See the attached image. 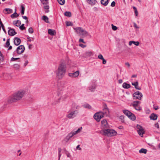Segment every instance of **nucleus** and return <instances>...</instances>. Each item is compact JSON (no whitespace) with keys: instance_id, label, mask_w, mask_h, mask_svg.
Masks as SVG:
<instances>
[{"instance_id":"f257e3e1","label":"nucleus","mask_w":160,"mask_h":160,"mask_svg":"<svg viewBox=\"0 0 160 160\" xmlns=\"http://www.w3.org/2000/svg\"><path fill=\"white\" fill-rule=\"evenodd\" d=\"M66 71V65L63 63L59 65L57 69L55 71L57 77L61 79L64 76Z\"/></svg>"},{"instance_id":"f03ea898","label":"nucleus","mask_w":160,"mask_h":160,"mask_svg":"<svg viewBox=\"0 0 160 160\" xmlns=\"http://www.w3.org/2000/svg\"><path fill=\"white\" fill-rule=\"evenodd\" d=\"M26 93V91L25 90H20L13 94L11 98V101L12 102H15L21 99L25 96Z\"/></svg>"},{"instance_id":"7ed1b4c3","label":"nucleus","mask_w":160,"mask_h":160,"mask_svg":"<svg viewBox=\"0 0 160 160\" xmlns=\"http://www.w3.org/2000/svg\"><path fill=\"white\" fill-rule=\"evenodd\" d=\"M101 133L106 136L111 137L116 136L117 134V132L113 129H103L101 131Z\"/></svg>"},{"instance_id":"20e7f679","label":"nucleus","mask_w":160,"mask_h":160,"mask_svg":"<svg viewBox=\"0 0 160 160\" xmlns=\"http://www.w3.org/2000/svg\"><path fill=\"white\" fill-rule=\"evenodd\" d=\"M82 127H80L76 131H72L71 132L69 133L65 137L63 140V141L66 142H68V141L74 135L79 133L81 130Z\"/></svg>"},{"instance_id":"39448f33","label":"nucleus","mask_w":160,"mask_h":160,"mask_svg":"<svg viewBox=\"0 0 160 160\" xmlns=\"http://www.w3.org/2000/svg\"><path fill=\"white\" fill-rule=\"evenodd\" d=\"M74 29L77 33L81 36L82 37H85L89 35L88 32L81 27H77L74 28Z\"/></svg>"},{"instance_id":"423d86ee","label":"nucleus","mask_w":160,"mask_h":160,"mask_svg":"<svg viewBox=\"0 0 160 160\" xmlns=\"http://www.w3.org/2000/svg\"><path fill=\"white\" fill-rule=\"evenodd\" d=\"M78 113V110L71 109L68 112L66 117L69 119H73L76 116Z\"/></svg>"},{"instance_id":"0eeeda50","label":"nucleus","mask_w":160,"mask_h":160,"mask_svg":"<svg viewBox=\"0 0 160 160\" xmlns=\"http://www.w3.org/2000/svg\"><path fill=\"white\" fill-rule=\"evenodd\" d=\"M104 117V113L102 112H99L96 113L94 116L93 118L97 122H99L101 118Z\"/></svg>"},{"instance_id":"6e6552de","label":"nucleus","mask_w":160,"mask_h":160,"mask_svg":"<svg viewBox=\"0 0 160 160\" xmlns=\"http://www.w3.org/2000/svg\"><path fill=\"white\" fill-rule=\"evenodd\" d=\"M136 129L139 135L141 137H142L143 134L144 133V131L142 127L138 124L136 126Z\"/></svg>"},{"instance_id":"1a4fd4ad","label":"nucleus","mask_w":160,"mask_h":160,"mask_svg":"<svg viewBox=\"0 0 160 160\" xmlns=\"http://www.w3.org/2000/svg\"><path fill=\"white\" fill-rule=\"evenodd\" d=\"M142 96V93L139 91L135 92L133 95L134 99H138L139 100H141Z\"/></svg>"},{"instance_id":"9d476101","label":"nucleus","mask_w":160,"mask_h":160,"mask_svg":"<svg viewBox=\"0 0 160 160\" xmlns=\"http://www.w3.org/2000/svg\"><path fill=\"white\" fill-rule=\"evenodd\" d=\"M101 126L103 129H106L109 128V125L106 119H103L101 121Z\"/></svg>"},{"instance_id":"9b49d317","label":"nucleus","mask_w":160,"mask_h":160,"mask_svg":"<svg viewBox=\"0 0 160 160\" xmlns=\"http://www.w3.org/2000/svg\"><path fill=\"white\" fill-rule=\"evenodd\" d=\"M25 50L24 47L23 45H20L18 46L17 49V52L18 54H20L23 52Z\"/></svg>"},{"instance_id":"f8f14e48","label":"nucleus","mask_w":160,"mask_h":160,"mask_svg":"<svg viewBox=\"0 0 160 160\" xmlns=\"http://www.w3.org/2000/svg\"><path fill=\"white\" fill-rule=\"evenodd\" d=\"M79 71H77L73 73H68V75L71 78H76L77 77L79 76Z\"/></svg>"},{"instance_id":"ddd939ff","label":"nucleus","mask_w":160,"mask_h":160,"mask_svg":"<svg viewBox=\"0 0 160 160\" xmlns=\"http://www.w3.org/2000/svg\"><path fill=\"white\" fill-rule=\"evenodd\" d=\"M96 88V85L94 83H93L88 87V90L90 92H94L95 91Z\"/></svg>"},{"instance_id":"4468645a","label":"nucleus","mask_w":160,"mask_h":160,"mask_svg":"<svg viewBox=\"0 0 160 160\" xmlns=\"http://www.w3.org/2000/svg\"><path fill=\"white\" fill-rule=\"evenodd\" d=\"M103 113H104V116L105 115L106 116H108L109 115V109L106 105H105L104 108L103 109Z\"/></svg>"},{"instance_id":"2eb2a0df","label":"nucleus","mask_w":160,"mask_h":160,"mask_svg":"<svg viewBox=\"0 0 160 160\" xmlns=\"http://www.w3.org/2000/svg\"><path fill=\"white\" fill-rule=\"evenodd\" d=\"M86 1L88 4L91 5H95L97 3L96 0H86Z\"/></svg>"},{"instance_id":"dca6fc26","label":"nucleus","mask_w":160,"mask_h":160,"mask_svg":"<svg viewBox=\"0 0 160 160\" xmlns=\"http://www.w3.org/2000/svg\"><path fill=\"white\" fill-rule=\"evenodd\" d=\"M12 78L11 75L10 74L5 73L4 75V78L5 80H10Z\"/></svg>"},{"instance_id":"f3484780","label":"nucleus","mask_w":160,"mask_h":160,"mask_svg":"<svg viewBox=\"0 0 160 160\" xmlns=\"http://www.w3.org/2000/svg\"><path fill=\"white\" fill-rule=\"evenodd\" d=\"M8 34L10 36H13L16 34L15 30L13 29H11L8 31Z\"/></svg>"},{"instance_id":"a211bd4d","label":"nucleus","mask_w":160,"mask_h":160,"mask_svg":"<svg viewBox=\"0 0 160 160\" xmlns=\"http://www.w3.org/2000/svg\"><path fill=\"white\" fill-rule=\"evenodd\" d=\"M3 12L5 14H9L12 13V10L10 8H5L3 10Z\"/></svg>"},{"instance_id":"6ab92c4d","label":"nucleus","mask_w":160,"mask_h":160,"mask_svg":"<svg viewBox=\"0 0 160 160\" xmlns=\"http://www.w3.org/2000/svg\"><path fill=\"white\" fill-rule=\"evenodd\" d=\"M93 52L90 51L86 52L84 53L85 56L86 57H88L93 55Z\"/></svg>"},{"instance_id":"aec40b11","label":"nucleus","mask_w":160,"mask_h":160,"mask_svg":"<svg viewBox=\"0 0 160 160\" xmlns=\"http://www.w3.org/2000/svg\"><path fill=\"white\" fill-rule=\"evenodd\" d=\"M21 42V40L20 39L18 38H15L14 43L15 45L18 46V45Z\"/></svg>"},{"instance_id":"412c9836","label":"nucleus","mask_w":160,"mask_h":160,"mask_svg":"<svg viewBox=\"0 0 160 160\" xmlns=\"http://www.w3.org/2000/svg\"><path fill=\"white\" fill-rule=\"evenodd\" d=\"M132 44H133L136 46H138L139 44V42L138 41L135 42L134 41H130L129 42L128 44L129 46H130L132 45Z\"/></svg>"},{"instance_id":"4be33fe9","label":"nucleus","mask_w":160,"mask_h":160,"mask_svg":"<svg viewBox=\"0 0 160 160\" xmlns=\"http://www.w3.org/2000/svg\"><path fill=\"white\" fill-rule=\"evenodd\" d=\"M123 112L125 114L127 115L128 117H130V116L132 115V113L130 112L129 111L124 110L123 111Z\"/></svg>"},{"instance_id":"5701e85b","label":"nucleus","mask_w":160,"mask_h":160,"mask_svg":"<svg viewBox=\"0 0 160 160\" xmlns=\"http://www.w3.org/2000/svg\"><path fill=\"white\" fill-rule=\"evenodd\" d=\"M151 119L156 120L157 119L158 116L157 115L154 113H152L150 116Z\"/></svg>"},{"instance_id":"b1692460","label":"nucleus","mask_w":160,"mask_h":160,"mask_svg":"<svg viewBox=\"0 0 160 160\" xmlns=\"http://www.w3.org/2000/svg\"><path fill=\"white\" fill-rule=\"evenodd\" d=\"M48 32L49 34L51 35H55L56 33V32L55 30L51 29H49L48 30Z\"/></svg>"},{"instance_id":"393cba45","label":"nucleus","mask_w":160,"mask_h":160,"mask_svg":"<svg viewBox=\"0 0 160 160\" xmlns=\"http://www.w3.org/2000/svg\"><path fill=\"white\" fill-rule=\"evenodd\" d=\"M101 3L104 6H107L108 3V0H101Z\"/></svg>"},{"instance_id":"a878e982","label":"nucleus","mask_w":160,"mask_h":160,"mask_svg":"<svg viewBox=\"0 0 160 160\" xmlns=\"http://www.w3.org/2000/svg\"><path fill=\"white\" fill-rule=\"evenodd\" d=\"M130 85L129 84H127L125 82L123 83L122 84V87L125 88H128L130 87Z\"/></svg>"},{"instance_id":"bb28decb","label":"nucleus","mask_w":160,"mask_h":160,"mask_svg":"<svg viewBox=\"0 0 160 160\" xmlns=\"http://www.w3.org/2000/svg\"><path fill=\"white\" fill-rule=\"evenodd\" d=\"M13 24L16 26L18 27L21 24V21L19 20L15 21L13 22Z\"/></svg>"},{"instance_id":"cd10ccee","label":"nucleus","mask_w":160,"mask_h":160,"mask_svg":"<svg viewBox=\"0 0 160 160\" xmlns=\"http://www.w3.org/2000/svg\"><path fill=\"white\" fill-rule=\"evenodd\" d=\"M42 19L44 20L47 23L49 22L48 18L47 16H43L42 17Z\"/></svg>"},{"instance_id":"c85d7f7f","label":"nucleus","mask_w":160,"mask_h":160,"mask_svg":"<svg viewBox=\"0 0 160 160\" xmlns=\"http://www.w3.org/2000/svg\"><path fill=\"white\" fill-rule=\"evenodd\" d=\"M140 103V101H137L133 102L132 103V105L134 107L137 106Z\"/></svg>"},{"instance_id":"c756f323","label":"nucleus","mask_w":160,"mask_h":160,"mask_svg":"<svg viewBox=\"0 0 160 160\" xmlns=\"http://www.w3.org/2000/svg\"><path fill=\"white\" fill-rule=\"evenodd\" d=\"M147 150L145 149L142 148L139 151V152L140 153H143L144 154L146 153L147 152Z\"/></svg>"},{"instance_id":"7c9ffc66","label":"nucleus","mask_w":160,"mask_h":160,"mask_svg":"<svg viewBox=\"0 0 160 160\" xmlns=\"http://www.w3.org/2000/svg\"><path fill=\"white\" fill-rule=\"evenodd\" d=\"M18 16V15L16 12V10H15V12L13 14H12L11 16V17L12 18H15L17 17Z\"/></svg>"},{"instance_id":"2f4dec72","label":"nucleus","mask_w":160,"mask_h":160,"mask_svg":"<svg viewBox=\"0 0 160 160\" xmlns=\"http://www.w3.org/2000/svg\"><path fill=\"white\" fill-rule=\"evenodd\" d=\"M64 15L68 17H70L71 16V13L69 12H66L64 13Z\"/></svg>"},{"instance_id":"473e14b6","label":"nucleus","mask_w":160,"mask_h":160,"mask_svg":"<svg viewBox=\"0 0 160 160\" xmlns=\"http://www.w3.org/2000/svg\"><path fill=\"white\" fill-rule=\"evenodd\" d=\"M57 1L60 5H63L65 3L64 0H57Z\"/></svg>"},{"instance_id":"72a5a7b5","label":"nucleus","mask_w":160,"mask_h":160,"mask_svg":"<svg viewBox=\"0 0 160 160\" xmlns=\"http://www.w3.org/2000/svg\"><path fill=\"white\" fill-rule=\"evenodd\" d=\"M21 8H22L21 12V14L22 15H23V14H24V12L25 8H24V6L23 5H22L21 6Z\"/></svg>"},{"instance_id":"f704fd0d","label":"nucleus","mask_w":160,"mask_h":160,"mask_svg":"<svg viewBox=\"0 0 160 160\" xmlns=\"http://www.w3.org/2000/svg\"><path fill=\"white\" fill-rule=\"evenodd\" d=\"M13 67L14 68L16 69H18L19 68L20 66L19 64H16L13 65Z\"/></svg>"},{"instance_id":"c9c22d12","label":"nucleus","mask_w":160,"mask_h":160,"mask_svg":"<svg viewBox=\"0 0 160 160\" xmlns=\"http://www.w3.org/2000/svg\"><path fill=\"white\" fill-rule=\"evenodd\" d=\"M65 153L66 155L67 156V157L68 158H70L71 156V154L69 152L67 151L66 149L65 150Z\"/></svg>"},{"instance_id":"e433bc0d","label":"nucleus","mask_w":160,"mask_h":160,"mask_svg":"<svg viewBox=\"0 0 160 160\" xmlns=\"http://www.w3.org/2000/svg\"><path fill=\"white\" fill-rule=\"evenodd\" d=\"M41 1L43 4H47L48 3V0H41Z\"/></svg>"},{"instance_id":"4c0bfd02","label":"nucleus","mask_w":160,"mask_h":160,"mask_svg":"<svg viewBox=\"0 0 160 160\" xmlns=\"http://www.w3.org/2000/svg\"><path fill=\"white\" fill-rule=\"evenodd\" d=\"M129 117L131 119L133 120H134L136 119V117L135 115L132 113V115Z\"/></svg>"},{"instance_id":"58836bf2","label":"nucleus","mask_w":160,"mask_h":160,"mask_svg":"<svg viewBox=\"0 0 160 160\" xmlns=\"http://www.w3.org/2000/svg\"><path fill=\"white\" fill-rule=\"evenodd\" d=\"M10 39H8L7 40V42L6 43V45H5V47H8L10 45V42H9Z\"/></svg>"},{"instance_id":"ea45409f","label":"nucleus","mask_w":160,"mask_h":160,"mask_svg":"<svg viewBox=\"0 0 160 160\" xmlns=\"http://www.w3.org/2000/svg\"><path fill=\"white\" fill-rule=\"evenodd\" d=\"M83 107L85 108L90 109L91 108V106L88 104H86L83 105Z\"/></svg>"},{"instance_id":"a19ab883","label":"nucleus","mask_w":160,"mask_h":160,"mask_svg":"<svg viewBox=\"0 0 160 160\" xmlns=\"http://www.w3.org/2000/svg\"><path fill=\"white\" fill-rule=\"evenodd\" d=\"M66 24L67 26H72V23L71 22L69 21H66Z\"/></svg>"},{"instance_id":"79ce46f5","label":"nucleus","mask_w":160,"mask_h":160,"mask_svg":"<svg viewBox=\"0 0 160 160\" xmlns=\"http://www.w3.org/2000/svg\"><path fill=\"white\" fill-rule=\"evenodd\" d=\"M111 26H112V29L114 31H115L117 29H118L117 27L116 26L114 25L113 24H112Z\"/></svg>"},{"instance_id":"37998d69","label":"nucleus","mask_w":160,"mask_h":160,"mask_svg":"<svg viewBox=\"0 0 160 160\" xmlns=\"http://www.w3.org/2000/svg\"><path fill=\"white\" fill-rule=\"evenodd\" d=\"M28 32L30 33H32L33 32V30L32 28H30L28 29Z\"/></svg>"},{"instance_id":"c03bdc74","label":"nucleus","mask_w":160,"mask_h":160,"mask_svg":"<svg viewBox=\"0 0 160 160\" xmlns=\"http://www.w3.org/2000/svg\"><path fill=\"white\" fill-rule=\"evenodd\" d=\"M132 85L134 86L135 87H136V86H137L138 85V82H132Z\"/></svg>"},{"instance_id":"a18cd8bd","label":"nucleus","mask_w":160,"mask_h":160,"mask_svg":"<svg viewBox=\"0 0 160 160\" xmlns=\"http://www.w3.org/2000/svg\"><path fill=\"white\" fill-rule=\"evenodd\" d=\"M134 108L135 109L139 111L141 110V108L138 105L135 107Z\"/></svg>"},{"instance_id":"49530a36","label":"nucleus","mask_w":160,"mask_h":160,"mask_svg":"<svg viewBox=\"0 0 160 160\" xmlns=\"http://www.w3.org/2000/svg\"><path fill=\"white\" fill-rule=\"evenodd\" d=\"M24 24H22L19 27V28L21 30H23L25 29V27L24 26Z\"/></svg>"},{"instance_id":"de8ad7c7","label":"nucleus","mask_w":160,"mask_h":160,"mask_svg":"<svg viewBox=\"0 0 160 160\" xmlns=\"http://www.w3.org/2000/svg\"><path fill=\"white\" fill-rule=\"evenodd\" d=\"M3 59L2 55L0 51V61H2Z\"/></svg>"},{"instance_id":"09e8293b","label":"nucleus","mask_w":160,"mask_h":160,"mask_svg":"<svg viewBox=\"0 0 160 160\" xmlns=\"http://www.w3.org/2000/svg\"><path fill=\"white\" fill-rule=\"evenodd\" d=\"M98 58L101 60L103 59V58L102 55L101 54H99L98 57Z\"/></svg>"},{"instance_id":"8fccbe9b","label":"nucleus","mask_w":160,"mask_h":160,"mask_svg":"<svg viewBox=\"0 0 160 160\" xmlns=\"http://www.w3.org/2000/svg\"><path fill=\"white\" fill-rule=\"evenodd\" d=\"M28 60H26L25 61V63H24V67H26L27 65L28 64Z\"/></svg>"},{"instance_id":"3c124183","label":"nucleus","mask_w":160,"mask_h":160,"mask_svg":"<svg viewBox=\"0 0 160 160\" xmlns=\"http://www.w3.org/2000/svg\"><path fill=\"white\" fill-rule=\"evenodd\" d=\"M115 4H116L115 2L114 1H113L112 2L111 5L112 7H113L115 6Z\"/></svg>"},{"instance_id":"603ef678","label":"nucleus","mask_w":160,"mask_h":160,"mask_svg":"<svg viewBox=\"0 0 160 160\" xmlns=\"http://www.w3.org/2000/svg\"><path fill=\"white\" fill-rule=\"evenodd\" d=\"M155 127H156L157 128H158V129H159V124L158 123H156L155 125Z\"/></svg>"},{"instance_id":"864d4df0","label":"nucleus","mask_w":160,"mask_h":160,"mask_svg":"<svg viewBox=\"0 0 160 160\" xmlns=\"http://www.w3.org/2000/svg\"><path fill=\"white\" fill-rule=\"evenodd\" d=\"M19 59V58H11V60L12 61H14L15 60H18Z\"/></svg>"},{"instance_id":"5fc2aeb1","label":"nucleus","mask_w":160,"mask_h":160,"mask_svg":"<svg viewBox=\"0 0 160 160\" xmlns=\"http://www.w3.org/2000/svg\"><path fill=\"white\" fill-rule=\"evenodd\" d=\"M1 26H2V29L3 30V31H4V32L5 33H6V31H5V29L4 28V26L2 24H1Z\"/></svg>"},{"instance_id":"6e6d98bb","label":"nucleus","mask_w":160,"mask_h":160,"mask_svg":"<svg viewBox=\"0 0 160 160\" xmlns=\"http://www.w3.org/2000/svg\"><path fill=\"white\" fill-rule=\"evenodd\" d=\"M79 42H82L84 43H85V42L84 41V40L83 39L80 38L79 39Z\"/></svg>"},{"instance_id":"4d7b16f0","label":"nucleus","mask_w":160,"mask_h":160,"mask_svg":"<svg viewBox=\"0 0 160 160\" xmlns=\"http://www.w3.org/2000/svg\"><path fill=\"white\" fill-rule=\"evenodd\" d=\"M80 145H78L76 147L77 149L79 150H82V149L81 148H80Z\"/></svg>"},{"instance_id":"13d9d810","label":"nucleus","mask_w":160,"mask_h":160,"mask_svg":"<svg viewBox=\"0 0 160 160\" xmlns=\"http://www.w3.org/2000/svg\"><path fill=\"white\" fill-rule=\"evenodd\" d=\"M49 8V6L47 4L44 6V8L45 9H48Z\"/></svg>"},{"instance_id":"bf43d9fd","label":"nucleus","mask_w":160,"mask_h":160,"mask_svg":"<svg viewBox=\"0 0 160 160\" xmlns=\"http://www.w3.org/2000/svg\"><path fill=\"white\" fill-rule=\"evenodd\" d=\"M133 25L134 27L136 28H139V27L135 23H134Z\"/></svg>"},{"instance_id":"052dcab7","label":"nucleus","mask_w":160,"mask_h":160,"mask_svg":"<svg viewBox=\"0 0 160 160\" xmlns=\"http://www.w3.org/2000/svg\"><path fill=\"white\" fill-rule=\"evenodd\" d=\"M79 46L82 48H84L86 47V46L85 45H84L82 44H79Z\"/></svg>"},{"instance_id":"680f3d73","label":"nucleus","mask_w":160,"mask_h":160,"mask_svg":"<svg viewBox=\"0 0 160 160\" xmlns=\"http://www.w3.org/2000/svg\"><path fill=\"white\" fill-rule=\"evenodd\" d=\"M135 88L137 90H140L141 89V88L139 87L138 85L136 87H136H135Z\"/></svg>"},{"instance_id":"e2e57ef3","label":"nucleus","mask_w":160,"mask_h":160,"mask_svg":"<svg viewBox=\"0 0 160 160\" xmlns=\"http://www.w3.org/2000/svg\"><path fill=\"white\" fill-rule=\"evenodd\" d=\"M125 65L128 68H129L130 66V64L128 62H125Z\"/></svg>"},{"instance_id":"0e129e2a","label":"nucleus","mask_w":160,"mask_h":160,"mask_svg":"<svg viewBox=\"0 0 160 160\" xmlns=\"http://www.w3.org/2000/svg\"><path fill=\"white\" fill-rule=\"evenodd\" d=\"M27 39H28V41L29 42H31L32 41H33V38H32V40H31V38L30 37L28 38Z\"/></svg>"},{"instance_id":"69168bd1","label":"nucleus","mask_w":160,"mask_h":160,"mask_svg":"<svg viewBox=\"0 0 160 160\" xmlns=\"http://www.w3.org/2000/svg\"><path fill=\"white\" fill-rule=\"evenodd\" d=\"M102 60V63L103 64H105L106 63V61L104 58Z\"/></svg>"},{"instance_id":"338daca9","label":"nucleus","mask_w":160,"mask_h":160,"mask_svg":"<svg viewBox=\"0 0 160 160\" xmlns=\"http://www.w3.org/2000/svg\"><path fill=\"white\" fill-rule=\"evenodd\" d=\"M28 47V48L29 49H31L32 48V44H29V45Z\"/></svg>"},{"instance_id":"774afa93","label":"nucleus","mask_w":160,"mask_h":160,"mask_svg":"<svg viewBox=\"0 0 160 160\" xmlns=\"http://www.w3.org/2000/svg\"><path fill=\"white\" fill-rule=\"evenodd\" d=\"M134 12H135V13L136 16H138V11L137 10H136L135 11H134Z\"/></svg>"}]
</instances>
